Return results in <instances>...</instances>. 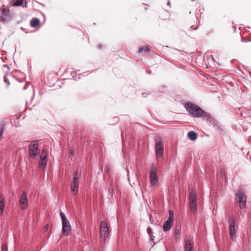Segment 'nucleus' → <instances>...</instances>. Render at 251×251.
<instances>
[{"label": "nucleus", "instance_id": "nucleus-1", "mask_svg": "<svg viewBox=\"0 0 251 251\" xmlns=\"http://www.w3.org/2000/svg\"><path fill=\"white\" fill-rule=\"evenodd\" d=\"M184 107L192 117L195 118L201 117L203 114V111L198 105L195 104L192 102H188L185 103Z\"/></svg>", "mask_w": 251, "mask_h": 251}, {"label": "nucleus", "instance_id": "nucleus-2", "mask_svg": "<svg viewBox=\"0 0 251 251\" xmlns=\"http://www.w3.org/2000/svg\"><path fill=\"white\" fill-rule=\"evenodd\" d=\"M189 201L190 209L192 212H195L197 210V199L196 192L192 189L189 192Z\"/></svg>", "mask_w": 251, "mask_h": 251}, {"label": "nucleus", "instance_id": "nucleus-3", "mask_svg": "<svg viewBox=\"0 0 251 251\" xmlns=\"http://www.w3.org/2000/svg\"><path fill=\"white\" fill-rule=\"evenodd\" d=\"M60 214L62 223V232L65 235H69L71 231L70 224L65 215L62 211L60 212Z\"/></svg>", "mask_w": 251, "mask_h": 251}, {"label": "nucleus", "instance_id": "nucleus-4", "mask_svg": "<svg viewBox=\"0 0 251 251\" xmlns=\"http://www.w3.org/2000/svg\"><path fill=\"white\" fill-rule=\"evenodd\" d=\"M155 155L156 158L163 156L164 152L163 143L161 137L157 136L155 138Z\"/></svg>", "mask_w": 251, "mask_h": 251}, {"label": "nucleus", "instance_id": "nucleus-5", "mask_svg": "<svg viewBox=\"0 0 251 251\" xmlns=\"http://www.w3.org/2000/svg\"><path fill=\"white\" fill-rule=\"evenodd\" d=\"M237 202H239L240 208L246 207V195L243 190H239L236 194Z\"/></svg>", "mask_w": 251, "mask_h": 251}, {"label": "nucleus", "instance_id": "nucleus-6", "mask_svg": "<svg viewBox=\"0 0 251 251\" xmlns=\"http://www.w3.org/2000/svg\"><path fill=\"white\" fill-rule=\"evenodd\" d=\"M38 145L37 141L35 140L32 142V143L29 146V153L30 157L35 158L38 153Z\"/></svg>", "mask_w": 251, "mask_h": 251}, {"label": "nucleus", "instance_id": "nucleus-7", "mask_svg": "<svg viewBox=\"0 0 251 251\" xmlns=\"http://www.w3.org/2000/svg\"><path fill=\"white\" fill-rule=\"evenodd\" d=\"M18 204L21 209L25 210L27 208L28 204L27 198V193L25 191H23L19 201Z\"/></svg>", "mask_w": 251, "mask_h": 251}, {"label": "nucleus", "instance_id": "nucleus-8", "mask_svg": "<svg viewBox=\"0 0 251 251\" xmlns=\"http://www.w3.org/2000/svg\"><path fill=\"white\" fill-rule=\"evenodd\" d=\"M169 218L163 226V229L164 231H167L170 230L173 226V223L174 219V213L173 211L170 210L169 211Z\"/></svg>", "mask_w": 251, "mask_h": 251}, {"label": "nucleus", "instance_id": "nucleus-9", "mask_svg": "<svg viewBox=\"0 0 251 251\" xmlns=\"http://www.w3.org/2000/svg\"><path fill=\"white\" fill-rule=\"evenodd\" d=\"M235 219L233 217H230L229 218V235L232 240H235L236 239V230L235 228Z\"/></svg>", "mask_w": 251, "mask_h": 251}, {"label": "nucleus", "instance_id": "nucleus-10", "mask_svg": "<svg viewBox=\"0 0 251 251\" xmlns=\"http://www.w3.org/2000/svg\"><path fill=\"white\" fill-rule=\"evenodd\" d=\"M48 152L46 149H43L40 155L39 166L40 168L44 169L46 167Z\"/></svg>", "mask_w": 251, "mask_h": 251}, {"label": "nucleus", "instance_id": "nucleus-11", "mask_svg": "<svg viewBox=\"0 0 251 251\" xmlns=\"http://www.w3.org/2000/svg\"><path fill=\"white\" fill-rule=\"evenodd\" d=\"M108 228L106 222L104 221L101 222L100 228V235L101 237L104 238V240H105V238L108 236Z\"/></svg>", "mask_w": 251, "mask_h": 251}, {"label": "nucleus", "instance_id": "nucleus-12", "mask_svg": "<svg viewBox=\"0 0 251 251\" xmlns=\"http://www.w3.org/2000/svg\"><path fill=\"white\" fill-rule=\"evenodd\" d=\"M78 178L77 176H74L71 183V192L73 195H76L78 191Z\"/></svg>", "mask_w": 251, "mask_h": 251}, {"label": "nucleus", "instance_id": "nucleus-13", "mask_svg": "<svg viewBox=\"0 0 251 251\" xmlns=\"http://www.w3.org/2000/svg\"><path fill=\"white\" fill-rule=\"evenodd\" d=\"M150 180L151 185H155L158 181L156 170L154 168H152L150 171Z\"/></svg>", "mask_w": 251, "mask_h": 251}, {"label": "nucleus", "instance_id": "nucleus-14", "mask_svg": "<svg viewBox=\"0 0 251 251\" xmlns=\"http://www.w3.org/2000/svg\"><path fill=\"white\" fill-rule=\"evenodd\" d=\"M8 14V11L4 8H0V20L5 21Z\"/></svg>", "mask_w": 251, "mask_h": 251}, {"label": "nucleus", "instance_id": "nucleus-15", "mask_svg": "<svg viewBox=\"0 0 251 251\" xmlns=\"http://www.w3.org/2000/svg\"><path fill=\"white\" fill-rule=\"evenodd\" d=\"M4 198L3 196H0V216H1L4 211Z\"/></svg>", "mask_w": 251, "mask_h": 251}, {"label": "nucleus", "instance_id": "nucleus-16", "mask_svg": "<svg viewBox=\"0 0 251 251\" xmlns=\"http://www.w3.org/2000/svg\"><path fill=\"white\" fill-rule=\"evenodd\" d=\"M189 31H193L197 29L199 27V24L197 22H194L193 24H189L187 25Z\"/></svg>", "mask_w": 251, "mask_h": 251}, {"label": "nucleus", "instance_id": "nucleus-17", "mask_svg": "<svg viewBox=\"0 0 251 251\" xmlns=\"http://www.w3.org/2000/svg\"><path fill=\"white\" fill-rule=\"evenodd\" d=\"M188 138L192 141H195L198 137L197 134L194 131H190L188 133Z\"/></svg>", "mask_w": 251, "mask_h": 251}, {"label": "nucleus", "instance_id": "nucleus-18", "mask_svg": "<svg viewBox=\"0 0 251 251\" xmlns=\"http://www.w3.org/2000/svg\"><path fill=\"white\" fill-rule=\"evenodd\" d=\"M192 249V243L190 240L188 239L185 241V251H191Z\"/></svg>", "mask_w": 251, "mask_h": 251}, {"label": "nucleus", "instance_id": "nucleus-19", "mask_svg": "<svg viewBox=\"0 0 251 251\" xmlns=\"http://www.w3.org/2000/svg\"><path fill=\"white\" fill-rule=\"evenodd\" d=\"M151 48L148 46H143L139 49V53L145 52L146 53L150 52L151 51Z\"/></svg>", "mask_w": 251, "mask_h": 251}, {"label": "nucleus", "instance_id": "nucleus-20", "mask_svg": "<svg viewBox=\"0 0 251 251\" xmlns=\"http://www.w3.org/2000/svg\"><path fill=\"white\" fill-rule=\"evenodd\" d=\"M39 24L40 20L37 18H33L30 21V25L33 27L37 26Z\"/></svg>", "mask_w": 251, "mask_h": 251}, {"label": "nucleus", "instance_id": "nucleus-21", "mask_svg": "<svg viewBox=\"0 0 251 251\" xmlns=\"http://www.w3.org/2000/svg\"><path fill=\"white\" fill-rule=\"evenodd\" d=\"M13 77V76L11 74H6L3 77V80L5 83H6L7 86L10 85V82L9 81V78L7 77Z\"/></svg>", "mask_w": 251, "mask_h": 251}, {"label": "nucleus", "instance_id": "nucleus-22", "mask_svg": "<svg viewBox=\"0 0 251 251\" xmlns=\"http://www.w3.org/2000/svg\"><path fill=\"white\" fill-rule=\"evenodd\" d=\"M13 1L14 6H18L22 4L23 0H13Z\"/></svg>", "mask_w": 251, "mask_h": 251}, {"label": "nucleus", "instance_id": "nucleus-23", "mask_svg": "<svg viewBox=\"0 0 251 251\" xmlns=\"http://www.w3.org/2000/svg\"><path fill=\"white\" fill-rule=\"evenodd\" d=\"M175 238H176V239H177L178 238V237H179V234H180L179 231L178 229H176L175 230Z\"/></svg>", "mask_w": 251, "mask_h": 251}, {"label": "nucleus", "instance_id": "nucleus-24", "mask_svg": "<svg viewBox=\"0 0 251 251\" xmlns=\"http://www.w3.org/2000/svg\"><path fill=\"white\" fill-rule=\"evenodd\" d=\"M204 116V118H206L207 119H208L210 118V115L209 113L207 112H205L203 111V114L202 116Z\"/></svg>", "mask_w": 251, "mask_h": 251}, {"label": "nucleus", "instance_id": "nucleus-25", "mask_svg": "<svg viewBox=\"0 0 251 251\" xmlns=\"http://www.w3.org/2000/svg\"><path fill=\"white\" fill-rule=\"evenodd\" d=\"M4 131V127L3 126H1L0 127V137L3 134Z\"/></svg>", "mask_w": 251, "mask_h": 251}, {"label": "nucleus", "instance_id": "nucleus-26", "mask_svg": "<svg viewBox=\"0 0 251 251\" xmlns=\"http://www.w3.org/2000/svg\"><path fill=\"white\" fill-rule=\"evenodd\" d=\"M208 60H211V61H213V60H214L213 57H212V55H211V56L209 57Z\"/></svg>", "mask_w": 251, "mask_h": 251}, {"label": "nucleus", "instance_id": "nucleus-27", "mask_svg": "<svg viewBox=\"0 0 251 251\" xmlns=\"http://www.w3.org/2000/svg\"><path fill=\"white\" fill-rule=\"evenodd\" d=\"M2 248L3 250L4 249L7 250L6 246L5 245H2Z\"/></svg>", "mask_w": 251, "mask_h": 251}, {"label": "nucleus", "instance_id": "nucleus-28", "mask_svg": "<svg viewBox=\"0 0 251 251\" xmlns=\"http://www.w3.org/2000/svg\"><path fill=\"white\" fill-rule=\"evenodd\" d=\"M3 67H4V68L6 67V68H7L8 69H9V67H8V66L7 65H3Z\"/></svg>", "mask_w": 251, "mask_h": 251}, {"label": "nucleus", "instance_id": "nucleus-29", "mask_svg": "<svg viewBox=\"0 0 251 251\" xmlns=\"http://www.w3.org/2000/svg\"><path fill=\"white\" fill-rule=\"evenodd\" d=\"M45 227H46V229H48V227H49V225H46V226H45Z\"/></svg>", "mask_w": 251, "mask_h": 251}, {"label": "nucleus", "instance_id": "nucleus-30", "mask_svg": "<svg viewBox=\"0 0 251 251\" xmlns=\"http://www.w3.org/2000/svg\"><path fill=\"white\" fill-rule=\"evenodd\" d=\"M168 5H169L170 4V1L169 0L167 3Z\"/></svg>", "mask_w": 251, "mask_h": 251}, {"label": "nucleus", "instance_id": "nucleus-31", "mask_svg": "<svg viewBox=\"0 0 251 251\" xmlns=\"http://www.w3.org/2000/svg\"><path fill=\"white\" fill-rule=\"evenodd\" d=\"M99 48H101V46H99Z\"/></svg>", "mask_w": 251, "mask_h": 251}]
</instances>
